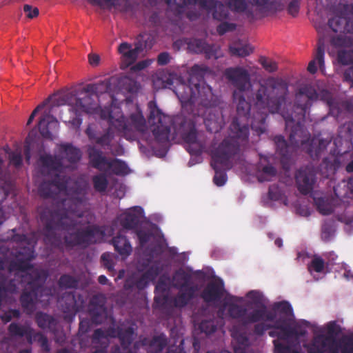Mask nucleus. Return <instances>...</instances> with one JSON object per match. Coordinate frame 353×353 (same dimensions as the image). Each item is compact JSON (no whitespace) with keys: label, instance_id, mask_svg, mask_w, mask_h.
<instances>
[{"label":"nucleus","instance_id":"nucleus-1","mask_svg":"<svg viewBox=\"0 0 353 353\" xmlns=\"http://www.w3.org/2000/svg\"><path fill=\"white\" fill-rule=\"evenodd\" d=\"M66 188L61 176L56 174L50 181H43L39 187V195L52 199L50 206L40 208L39 216L42 223L43 241L54 248H87L99 242L105 231L97 225H85L71 216H81V208L85 201V190L57 201V194Z\"/></svg>","mask_w":353,"mask_h":353},{"label":"nucleus","instance_id":"nucleus-2","mask_svg":"<svg viewBox=\"0 0 353 353\" xmlns=\"http://www.w3.org/2000/svg\"><path fill=\"white\" fill-rule=\"evenodd\" d=\"M288 83L281 78L269 77L260 85L256 91L254 108L257 111L250 117L251 104L245 100L244 92L234 91L233 100L236 103L237 117L230 126V134L228 138L246 143L249 137V125L258 134L266 130L265 121L268 113H277L286 102L288 95Z\"/></svg>","mask_w":353,"mask_h":353},{"label":"nucleus","instance_id":"nucleus-3","mask_svg":"<svg viewBox=\"0 0 353 353\" xmlns=\"http://www.w3.org/2000/svg\"><path fill=\"white\" fill-rule=\"evenodd\" d=\"M48 273L42 269L32 268L21 275V283L23 290L20 296V303L25 312L32 314L39 298L43 294L49 295L50 290L44 287Z\"/></svg>","mask_w":353,"mask_h":353},{"label":"nucleus","instance_id":"nucleus-4","mask_svg":"<svg viewBox=\"0 0 353 353\" xmlns=\"http://www.w3.org/2000/svg\"><path fill=\"white\" fill-rule=\"evenodd\" d=\"M241 144L231 138H225L212 150L211 163L215 174L213 181L217 186H223L227 181L226 171L233 167V160L241 150Z\"/></svg>","mask_w":353,"mask_h":353},{"label":"nucleus","instance_id":"nucleus-5","mask_svg":"<svg viewBox=\"0 0 353 353\" xmlns=\"http://www.w3.org/2000/svg\"><path fill=\"white\" fill-rule=\"evenodd\" d=\"M332 137H310V132L303 124L297 123L292 127L289 134L290 145L294 148H301L307 153L313 159H318L332 141Z\"/></svg>","mask_w":353,"mask_h":353},{"label":"nucleus","instance_id":"nucleus-6","mask_svg":"<svg viewBox=\"0 0 353 353\" xmlns=\"http://www.w3.org/2000/svg\"><path fill=\"white\" fill-rule=\"evenodd\" d=\"M12 241L20 244L19 248L14 254V259L10 262L6 256L0 255V270H5L8 265L10 272L19 271L25 274L33 268L30 261L34 259V250L30 246H22L28 243L26 234H14Z\"/></svg>","mask_w":353,"mask_h":353},{"label":"nucleus","instance_id":"nucleus-7","mask_svg":"<svg viewBox=\"0 0 353 353\" xmlns=\"http://www.w3.org/2000/svg\"><path fill=\"white\" fill-rule=\"evenodd\" d=\"M216 97L212 92V88L205 83L203 79L197 92L196 103L208 108L207 116L203 121L207 130L211 133L218 132L223 124V119L219 111L212 108L216 105Z\"/></svg>","mask_w":353,"mask_h":353},{"label":"nucleus","instance_id":"nucleus-8","mask_svg":"<svg viewBox=\"0 0 353 353\" xmlns=\"http://www.w3.org/2000/svg\"><path fill=\"white\" fill-rule=\"evenodd\" d=\"M204 74L205 70L203 68L194 65L191 68L188 83L180 84L174 91L181 103L182 108L188 112L193 111V106L196 103L197 92L204 79Z\"/></svg>","mask_w":353,"mask_h":353},{"label":"nucleus","instance_id":"nucleus-9","mask_svg":"<svg viewBox=\"0 0 353 353\" xmlns=\"http://www.w3.org/2000/svg\"><path fill=\"white\" fill-rule=\"evenodd\" d=\"M223 307L227 309L230 318L237 320L243 326L261 321H272L276 318L275 313L269 312L265 305L254 309L251 312H248L245 306L234 303H225Z\"/></svg>","mask_w":353,"mask_h":353},{"label":"nucleus","instance_id":"nucleus-10","mask_svg":"<svg viewBox=\"0 0 353 353\" xmlns=\"http://www.w3.org/2000/svg\"><path fill=\"white\" fill-rule=\"evenodd\" d=\"M174 287L179 290V292L173 299V305L175 307L183 308L185 307L196 296L199 287L192 282V275L183 269H179L173 275Z\"/></svg>","mask_w":353,"mask_h":353},{"label":"nucleus","instance_id":"nucleus-11","mask_svg":"<svg viewBox=\"0 0 353 353\" xmlns=\"http://www.w3.org/2000/svg\"><path fill=\"white\" fill-rule=\"evenodd\" d=\"M148 108L150 111L148 123L153 126L152 132L156 141L160 144H167L173 123L172 119L163 113L154 101L148 102Z\"/></svg>","mask_w":353,"mask_h":353},{"label":"nucleus","instance_id":"nucleus-12","mask_svg":"<svg viewBox=\"0 0 353 353\" xmlns=\"http://www.w3.org/2000/svg\"><path fill=\"white\" fill-rule=\"evenodd\" d=\"M326 334L315 336L307 347V353H338V349L334 347L339 341L336 337L341 334V327L336 321H332L326 325Z\"/></svg>","mask_w":353,"mask_h":353},{"label":"nucleus","instance_id":"nucleus-13","mask_svg":"<svg viewBox=\"0 0 353 353\" xmlns=\"http://www.w3.org/2000/svg\"><path fill=\"white\" fill-rule=\"evenodd\" d=\"M97 105L94 103L91 94H85L83 97H77L74 95V105L69 108L70 117L68 121L71 126L78 130L82 124V113L92 114L97 112Z\"/></svg>","mask_w":353,"mask_h":353},{"label":"nucleus","instance_id":"nucleus-14","mask_svg":"<svg viewBox=\"0 0 353 353\" xmlns=\"http://www.w3.org/2000/svg\"><path fill=\"white\" fill-rule=\"evenodd\" d=\"M162 270L163 268L159 263L156 261L142 274H134L128 277L124 283V289L131 291L133 290H138L139 291L144 290L151 281L156 279Z\"/></svg>","mask_w":353,"mask_h":353},{"label":"nucleus","instance_id":"nucleus-15","mask_svg":"<svg viewBox=\"0 0 353 353\" xmlns=\"http://www.w3.org/2000/svg\"><path fill=\"white\" fill-rule=\"evenodd\" d=\"M299 90L295 95V102L294 105V110L291 112L283 110L281 115L285 122V130L292 131V127L297 123H301L305 117V113L307 109L311 106V103H309L307 97L301 94V97L299 98Z\"/></svg>","mask_w":353,"mask_h":353},{"label":"nucleus","instance_id":"nucleus-16","mask_svg":"<svg viewBox=\"0 0 353 353\" xmlns=\"http://www.w3.org/2000/svg\"><path fill=\"white\" fill-rule=\"evenodd\" d=\"M181 126L183 128L187 126L188 128L181 134L183 140L188 144L187 151L191 155H201L204 150L205 145L201 141L198 139V133L194 123L191 120L188 121H182Z\"/></svg>","mask_w":353,"mask_h":353},{"label":"nucleus","instance_id":"nucleus-17","mask_svg":"<svg viewBox=\"0 0 353 353\" xmlns=\"http://www.w3.org/2000/svg\"><path fill=\"white\" fill-rule=\"evenodd\" d=\"M225 78L236 88L234 91L245 92L251 87L250 76L248 71L242 67H230L225 70Z\"/></svg>","mask_w":353,"mask_h":353},{"label":"nucleus","instance_id":"nucleus-18","mask_svg":"<svg viewBox=\"0 0 353 353\" xmlns=\"http://www.w3.org/2000/svg\"><path fill=\"white\" fill-rule=\"evenodd\" d=\"M106 298L102 294L94 295L90 301L89 313L92 321L101 324L107 317Z\"/></svg>","mask_w":353,"mask_h":353},{"label":"nucleus","instance_id":"nucleus-19","mask_svg":"<svg viewBox=\"0 0 353 353\" xmlns=\"http://www.w3.org/2000/svg\"><path fill=\"white\" fill-rule=\"evenodd\" d=\"M225 293L223 281H212L207 283L201 291L200 297L205 303H215L219 302Z\"/></svg>","mask_w":353,"mask_h":353},{"label":"nucleus","instance_id":"nucleus-20","mask_svg":"<svg viewBox=\"0 0 353 353\" xmlns=\"http://www.w3.org/2000/svg\"><path fill=\"white\" fill-rule=\"evenodd\" d=\"M296 182L299 191L304 195L310 193L316 181V174L311 168L299 169L296 173Z\"/></svg>","mask_w":353,"mask_h":353},{"label":"nucleus","instance_id":"nucleus-21","mask_svg":"<svg viewBox=\"0 0 353 353\" xmlns=\"http://www.w3.org/2000/svg\"><path fill=\"white\" fill-rule=\"evenodd\" d=\"M318 99L325 102L329 108V114L334 117H338L341 112V108L350 111L352 103L349 101L339 102L334 99L332 93L327 90H321L318 93Z\"/></svg>","mask_w":353,"mask_h":353},{"label":"nucleus","instance_id":"nucleus-22","mask_svg":"<svg viewBox=\"0 0 353 353\" xmlns=\"http://www.w3.org/2000/svg\"><path fill=\"white\" fill-rule=\"evenodd\" d=\"M143 216V210L140 206H134L123 212L119 216V223L123 229L133 230L137 228L141 219Z\"/></svg>","mask_w":353,"mask_h":353},{"label":"nucleus","instance_id":"nucleus-23","mask_svg":"<svg viewBox=\"0 0 353 353\" xmlns=\"http://www.w3.org/2000/svg\"><path fill=\"white\" fill-rule=\"evenodd\" d=\"M39 161L44 169H46L49 173L53 174L54 177L56 174H59L63 171L65 166L63 165V157L58 155H52L46 154L39 157Z\"/></svg>","mask_w":353,"mask_h":353},{"label":"nucleus","instance_id":"nucleus-24","mask_svg":"<svg viewBox=\"0 0 353 353\" xmlns=\"http://www.w3.org/2000/svg\"><path fill=\"white\" fill-rule=\"evenodd\" d=\"M327 25L335 33H353V18L341 14H336L329 19Z\"/></svg>","mask_w":353,"mask_h":353},{"label":"nucleus","instance_id":"nucleus-25","mask_svg":"<svg viewBox=\"0 0 353 353\" xmlns=\"http://www.w3.org/2000/svg\"><path fill=\"white\" fill-rule=\"evenodd\" d=\"M253 6L263 15L281 12L285 8L284 0H251Z\"/></svg>","mask_w":353,"mask_h":353},{"label":"nucleus","instance_id":"nucleus-26","mask_svg":"<svg viewBox=\"0 0 353 353\" xmlns=\"http://www.w3.org/2000/svg\"><path fill=\"white\" fill-rule=\"evenodd\" d=\"M59 153L63 160L65 159L71 165L77 163L82 157L81 150L70 143L59 144Z\"/></svg>","mask_w":353,"mask_h":353},{"label":"nucleus","instance_id":"nucleus-27","mask_svg":"<svg viewBox=\"0 0 353 353\" xmlns=\"http://www.w3.org/2000/svg\"><path fill=\"white\" fill-rule=\"evenodd\" d=\"M99 113L100 117L104 120H108L110 126H113L119 132H126L128 130V125L125 121L123 115H121L118 119H115L112 115L109 108H101L97 105V111L94 114Z\"/></svg>","mask_w":353,"mask_h":353},{"label":"nucleus","instance_id":"nucleus-28","mask_svg":"<svg viewBox=\"0 0 353 353\" xmlns=\"http://www.w3.org/2000/svg\"><path fill=\"white\" fill-rule=\"evenodd\" d=\"M37 126L41 135L43 138L52 139V134L50 129L58 128L59 123L57 119L50 112H45L39 119Z\"/></svg>","mask_w":353,"mask_h":353},{"label":"nucleus","instance_id":"nucleus-29","mask_svg":"<svg viewBox=\"0 0 353 353\" xmlns=\"http://www.w3.org/2000/svg\"><path fill=\"white\" fill-rule=\"evenodd\" d=\"M88 154L90 165L100 171H107L109 159L103 155V152L94 146L88 149Z\"/></svg>","mask_w":353,"mask_h":353},{"label":"nucleus","instance_id":"nucleus-30","mask_svg":"<svg viewBox=\"0 0 353 353\" xmlns=\"http://www.w3.org/2000/svg\"><path fill=\"white\" fill-rule=\"evenodd\" d=\"M112 243L117 251L122 257H128L132 251V248L128 239L120 231L112 239Z\"/></svg>","mask_w":353,"mask_h":353},{"label":"nucleus","instance_id":"nucleus-31","mask_svg":"<svg viewBox=\"0 0 353 353\" xmlns=\"http://www.w3.org/2000/svg\"><path fill=\"white\" fill-rule=\"evenodd\" d=\"M324 54H325V43L323 39H319L317 44V50L315 55V58L312 60L307 66V70L311 74H315L317 72L316 63L319 66V69L323 72L325 69L324 63Z\"/></svg>","mask_w":353,"mask_h":353},{"label":"nucleus","instance_id":"nucleus-32","mask_svg":"<svg viewBox=\"0 0 353 353\" xmlns=\"http://www.w3.org/2000/svg\"><path fill=\"white\" fill-rule=\"evenodd\" d=\"M35 321L41 329H48L51 333L56 334L58 322L54 316L43 312H38L35 315Z\"/></svg>","mask_w":353,"mask_h":353},{"label":"nucleus","instance_id":"nucleus-33","mask_svg":"<svg viewBox=\"0 0 353 353\" xmlns=\"http://www.w3.org/2000/svg\"><path fill=\"white\" fill-rule=\"evenodd\" d=\"M125 121L128 125V130L126 132H121L126 137L132 129L139 132H144L146 129V121L141 113L132 114L128 119L125 118Z\"/></svg>","mask_w":353,"mask_h":353},{"label":"nucleus","instance_id":"nucleus-34","mask_svg":"<svg viewBox=\"0 0 353 353\" xmlns=\"http://www.w3.org/2000/svg\"><path fill=\"white\" fill-rule=\"evenodd\" d=\"M190 50L196 53H204L206 57L210 58L213 54L212 46L208 44L204 39H192L188 43Z\"/></svg>","mask_w":353,"mask_h":353},{"label":"nucleus","instance_id":"nucleus-35","mask_svg":"<svg viewBox=\"0 0 353 353\" xmlns=\"http://www.w3.org/2000/svg\"><path fill=\"white\" fill-rule=\"evenodd\" d=\"M141 342L143 345L149 346L151 352L159 353L167 345V338L164 334H160L154 336L152 339L143 338Z\"/></svg>","mask_w":353,"mask_h":353},{"label":"nucleus","instance_id":"nucleus-36","mask_svg":"<svg viewBox=\"0 0 353 353\" xmlns=\"http://www.w3.org/2000/svg\"><path fill=\"white\" fill-rule=\"evenodd\" d=\"M119 339L124 350L128 349L132 344L134 337V328L132 326L123 327L119 326Z\"/></svg>","mask_w":353,"mask_h":353},{"label":"nucleus","instance_id":"nucleus-37","mask_svg":"<svg viewBox=\"0 0 353 353\" xmlns=\"http://www.w3.org/2000/svg\"><path fill=\"white\" fill-rule=\"evenodd\" d=\"M229 7L234 11L239 13H245L246 17L250 20L255 18L252 9L248 8V3L245 0H228Z\"/></svg>","mask_w":353,"mask_h":353},{"label":"nucleus","instance_id":"nucleus-38","mask_svg":"<svg viewBox=\"0 0 353 353\" xmlns=\"http://www.w3.org/2000/svg\"><path fill=\"white\" fill-rule=\"evenodd\" d=\"M92 5L103 7L104 5L108 9L114 8L117 11H126L129 8V3H122L120 0H88Z\"/></svg>","mask_w":353,"mask_h":353},{"label":"nucleus","instance_id":"nucleus-39","mask_svg":"<svg viewBox=\"0 0 353 353\" xmlns=\"http://www.w3.org/2000/svg\"><path fill=\"white\" fill-rule=\"evenodd\" d=\"M274 328L280 330L281 336L284 337L283 339H286L292 336H303L305 334V332H299L295 327H292L284 325V321L279 319H274Z\"/></svg>","mask_w":353,"mask_h":353},{"label":"nucleus","instance_id":"nucleus-40","mask_svg":"<svg viewBox=\"0 0 353 353\" xmlns=\"http://www.w3.org/2000/svg\"><path fill=\"white\" fill-rule=\"evenodd\" d=\"M212 4L208 9L213 8L212 17L214 19L222 21L229 17L228 8L221 2L212 0Z\"/></svg>","mask_w":353,"mask_h":353},{"label":"nucleus","instance_id":"nucleus-41","mask_svg":"<svg viewBox=\"0 0 353 353\" xmlns=\"http://www.w3.org/2000/svg\"><path fill=\"white\" fill-rule=\"evenodd\" d=\"M229 51L232 56L245 57L253 52V48L250 44L234 43L230 45Z\"/></svg>","mask_w":353,"mask_h":353},{"label":"nucleus","instance_id":"nucleus-42","mask_svg":"<svg viewBox=\"0 0 353 353\" xmlns=\"http://www.w3.org/2000/svg\"><path fill=\"white\" fill-rule=\"evenodd\" d=\"M334 347L338 349V353H353V332L343 336Z\"/></svg>","mask_w":353,"mask_h":353},{"label":"nucleus","instance_id":"nucleus-43","mask_svg":"<svg viewBox=\"0 0 353 353\" xmlns=\"http://www.w3.org/2000/svg\"><path fill=\"white\" fill-rule=\"evenodd\" d=\"M110 86L108 81H101L97 83L87 84L83 89L81 92L85 94L103 93L106 92Z\"/></svg>","mask_w":353,"mask_h":353},{"label":"nucleus","instance_id":"nucleus-44","mask_svg":"<svg viewBox=\"0 0 353 353\" xmlns=\"http://www.w3.org/2000/svg\"><path fill=\"white\" fill-rule=\"evenodd\" d=\"M156 293H162L163 294L161 296H155L154 301L157 303H160L161 305H164L167 303L168 300V296L165 294L168 291V283L163 277H161L156 286L154 290Z\"/></svg>","mask_w":353,"mask_h":353},{"label":"nucleus","instance_id":"nucleus-45","mask_svg":"<svg viewBox=\"0 0 353 353\" xmlns=\"http://www.w3.org/2000/svg\"><path fill=\"white\" fill-rule=\"evenodd\" d=\"M276 146V152L283 158H288L290 155V145L287 143L284 137L282 135H276L273 139Z\"/></svg>","mask_w":353,"mask_h":353},{"label":"nucleus","instance_id":"nucleus-46","mask_svg":"<svg viewBox=\"0 0 353 353\" xmlns=\"http://www.w3.org/2000/svg\"><path fill=\"white\" fill-rule=\"evenodd\" d=\"M111 170L117 175H124L128 174V167L124 161L119 159H114L109 160L107 170Z\"/></svg>","mask_w":353,"mask_h":353},{"label":"nucleus","instance_id":"nucleus-47","mask_svg":"<svg viewBox=\"0 0 353 353\" xmlns=\"http://www.w3.org/2000/svg\"><path fill=\"white\" fill-rule=\"evenodd\" d=\"M330 43L335 48H350L353 46V39L350 37L339 34L332 37Z\"/></svg>","mask_w":353,"mask_h":353},{"label":"nucleus","instance_id":"nucleus-48","mask_svg":"<svg viewBox=\"0 0 353 353\" xmlns=\"http://www.w3.org/2000/svg\"><path fill=\"white\" fill-rule=\"evenodd\" d=\"M74 94L72 92L55 95L52 101V105L61 106L68 105L70 106V108H71L74 105Z\"/></svg>","mask_w":353,"mask_h":353},{"label":"nucleus","instance_id":"nucleus-49","mask_svg":"<svg viewBox=\"0 0 353 353\" xmlns=\"http://www.w3.org/2000/svg\"><path fill=\"white\" fill-rule=\"evenodd\" d=\"M112 127L109 126L103 134L98 136L95 143L102 148L111 147V143L114 138V130Z\"/></svg>","mask_w":353,"mask_h":353},{"label":"nucleus","instance_id":"nucleus-50","mask_svg":"<svg viewBox=\"0 0 353 353\" xmlns=\"http://www.w3.org/2000/svg\"><path fill=\"white\" fill-rule=\"evenodd\" d=\"M58 285L61 289H76L79 285V280L72 275L64 274L60 276Z\"/></svg>","mask_w":353,"mask_h":353},{"label":"nucleus","instance_id":"nucleus-51","mask_svg":"<svg viewBox=\"0 0 353 353\" xmlns=\"http://www.w3.org/2000/svg\"><path fill=\"white\" fill-rule=\"evenodd\" d=\"M29 325H21L16 322L11 323L8 327V332L9 335L12 338H22L26 334Z\"/></svg>","mask_w":353,"mask_h":353},{"label":"nucleus","instance_id":"nucleus-52","mask_svg":"<svg viewBox=\"0 0 353 353\" xmlns=\"http://www.w3.org/2000/svg\"><path fill=\"white\" fill-rule=\"evenodd\" d=\"M92 182L94 190L99 192H105L108 185L107 177L103 174H99L94 176L92 178Z\"/></svg>","mask_w":353,"mask_h":353},{"label":"nucleus","instance_id":"nucleus-53","mask_svg":"<svg viewBox=\"0 0 353 353\" xmlns=\"http://www.w3.org/2000/svg\"><path fill=\"white\" fill-rule=\"evenodd\" d=\"M276 169L272 165H265L261 170V172L258 174V179L261 182L269 181L272 177L276 175Z\"/></svg>","mask_w":353,"mask_h":353},{"label":"nucleus","instance_id":"nucleus-54","mask_svg":"<svg viewBox=\"0 0 353 353\" xmlns=\"http://www.w3.org/2000/svg\"><path fill=\"white\" fill-rule=\"evenodd\" d=\"M273 311L272 312L276 313V312L285 316H290L292 314V308L291 305L288 301H281L274 303L272 306ZM276 315V314H275Z\"/></svg>","mask_w":353,"mask_h":353},{"label":"nucleus","instance_id":"nucleus-55","mask_svg":"<svg viewBox=\"0 0 353 353\" xmlns=\"http://www.w3.org/2000/svg\"><path fill=\"white\" fill-rule=\"evenodd\" d=\"M301 94H303L305 97H307L309 103H311L312 101H316L318 99V92L316 89L312 85H304L299 88V98L301 97Z\"/></svg>","mask_w":353,"mask_h":353},{"label":"nucleus","instance_id":"nucleus-56","mask_svg":"<svg viewBox=\"0 0 353 353\" xmlns=\"http://www.w3.org/2000/svg\"><path fill=\"white\" fill-rule=\"evenodd\" d=\"M134 47H140L138 49V52H139V53L145 48H150L152 47L150 37L145 33L139 34L137 37Z\"/></svg>","mask_w":353,"mask_h":353},{"label":"nucleus","instance_id":"nucleus-57","mask_svg":"<svg viewBox=\"0 0 353 353\" xmlns=\"http://www.w3.org/2000/svg\"><path fill=\"white\" fill-rule=\"evenodd\" d=\"M338 61L342 65L353 63V50H339L337 54Z\"/></svg>","mask_w":353,"mask_h":353},{"label":"nucleus","instance_id":"nucleus-58","mask_svg":"<svg viewBox=\"0 0 353 353\" xmlns=\"http://www.w3.org/2000/svg\"><path fill=\"white\" fill-rule=\"evenodd\" d=\"M9 148L6 149V153L8 154V158L10 164L14 165L16 168H19L22 164V155L21 152L19 150L15 151H10Z\"/></svg>","mask_w":353,"mask_h":353},{"label":"nucleus","instance_id":"nucleus-59","mask_svg":"<svg viewBox=\"0 0 353 353\" xmlns=\"http://www.w3.org/2000/svg\"><path fill=\"white\" fill-rule=\"evenodd\" d=\"M259 61L263 68L268 72H274L278 70L277 63L265 57H260Z\"/></svg>","mask_w":353,"mask_h":353},{"label":"nucleus","instance_id":"nucleus-60","mask_svg":"<svg viewBox=\"0 0 353 353\" xmlns=\"http://www.w3.org/2000/svg\"><path fill=\"white\" fill-rule=\"evenodd\" d=\"M199 328L202 332L209 335L216 330L217 326L214 320H203L200 323Z\"/></svg>","mask_w":353,"mask_h":353},{"label":"nucleus","instance_id":"nucleus-61","mask_svg":"<svg viewBox=\"0 0 353 353\" xmlns=\"http://www.w3.org/2000/svg\"><path fill=\"white\" fill-rule=\"evenodd\" d=\"M301 2V0H290L286 6L288 14L294 18L296 17L300 11Z\"/></svg>","mask_w":353,"mask_h":353},{"label":"nucleus","instance_id":"nucleus-62","mask_svg":"<svg viewBox=\"0 0 353 353\" xmlns=\"http://www.w3.org/2000/svg\"><path fill=\"white\" fill-rule=\"evenodd\" d=\"M34 341H37L43 352H49L51 350L47 336L40 332H36Z\"/></svg>","mask_w":353,"mask_h":353},{"label":"nucleus","instance_id":"nucleus-63","mask_svg":"<svg viewBox=\"0 0 353 353\" xmlns=\"http://www.w3.org/2000/svg\"><path fill=\"white\" fill-rule=\"evenodd\" d=\"M136 235L137 236L140 247L143 248L152 237V232L143 230H137Z\"/></svg>","mask_w":353,"mask_h":353},{"label":"nucleus","instance_id":"nucleus-64","mask_svg":"<svg viewBox=\"0 0 353 353\" xmlns=\"http://www.w3.org/2000/svg\"><path fill=\"white\" fill-rule=\"evenodd\" d=\"M316 205L319 212L323 215H329L333 212L332 207L323 199H319Z\"/></svg>","mask_w":353,"mask_h":353}]
</instances>
